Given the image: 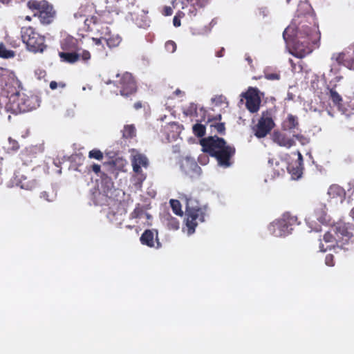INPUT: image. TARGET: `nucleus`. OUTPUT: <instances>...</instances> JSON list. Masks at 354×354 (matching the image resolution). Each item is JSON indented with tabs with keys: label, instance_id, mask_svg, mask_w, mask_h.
Returning a JSON list of instances; mask_svg holds the SVG:
<instances>
[{
	"label": "nucleus",
	"instance_id": "obj_1",
	"mask_svg": "<svg viewBox=\"0 0 354 354\" xmlns=\"http://www.w3.org/2000/svg\"><path fill=\"white\" fill-rule=\"evenodd\" d=\"M200 145L202 151L215 158L219 166L227 168L232 165V159L235 155L236 149L227 145L223 138L217 136H209L202 138Z\"/></svg>",
	"mask_w": 354,
	"mask_h": 354
},
{
	"label": "nucleus",
	"instance_id": "obj_2",
	"mask_svg": "<svg viewBox=\"0 0 354 354\" xmlns=\"http://www.w3.org/2000/svg\"><path fill=\"white\" fill-rule=\"evenodd\" d=\"M60 49L58 55L61 62L73 64L82 60L84 62L90 60L91 55L88 50H83L80 46L77 39L68 35L60 40Z\"/></svg>",
	"mask_w": 354,
	"mask_h": 354
},
{
	"label": "nucleus",
	"instance_id": "obj_3",
	"mask_svg": "<svg viewBox=\"0 0 354 354\" xmlns=\"http://www.w3.org/2000/svg\"><path fill=\"white\" fill-rule=\"evenodd\" d=\"M333 232H327L324 234L323 240L327 244L326 247L321 243L319 249L322 252H326L335 248L347 249L346 245L354 242V235L349 232L345 223H338L333 228Z\"/></svg>",
	"mask_w": 354,
	"mask_h": 354
},
{
	"label": "nucleus",
	"instance_id": "obj_4",
	"mask_svg": "<svg viewBox=\"0 0 354 354\" xmlns=\"http://www.w3.org/2000/svg\"><path fill=\"white\" fill-rule=\"evenodd\" d=\"M206 208L199 205L198 202L194 198L187 199L185 210V224L187 227V234L194 233L196 226L205 221Z\"/></svg>",
	"mask_w": 354,
	"mask_h": 354
},
{
	"label": "nucleus",
	"instance_id": "obj_5",
	"mask_svg": "<svg viewBox=\"0 0 354 354\" xmlns=\"http://www.w3.org/2000/svg\"><path fill=\"white\" fill-rule=\"evenodd\" d=\"M27 7L33 13L34 17H37L43 24H50L55 17V11L53 7L46 0H29Z\"/></svg>",
	"mask_w": 354,
	"mask_h": 354
},
{
	"label": "nucleus",
	"instance_id": "obj_6",
	"mask_svg": "<svg viewBox=\"0 0 354 354\" xmlns=\"http://www.w3.org/2000/svg\"><path fill=\"white\" fill-rule=\"evenodd\" d=\"M22 41L28 50L32 53H42L46 48L45 37L37 32L31 26L23 27L21 30Z\"/></svg>",
	"mask_w": 354,
	"mask_h": 354
},
{
	"label": "nucleus",
	"instance_id": "obj_7",
	"mask_svg": "<svg viewBox=\"0 0 354 354\" xmlns=\"http://www.w3.org/2000/svg\"><path fill=\"white\" fill-rule=\"evenodd\" d=\"M21 88V82L8 70L0 67V91L7 96L12 97Z\"/></svg>",
	"mask_w": 354,
	"mask_h": 354
},
{
	"label": "nucleus",
	"instance_id": "obj_8",
	"mask_svg": "<svg viewBox=\"0 0 354 354\" xmlns=\"http://www.w3.org/2000/svg\"><path fill=\"white\" fill-rule=\"evenodd\" d=\"M274 111L272 109L264 111L257 124L253 127L254 136L258 138L266 137L274 127Z\"/></svg>",
	"mask_w": 354,
	"mask_h": 354
},
{
	"label": "nucleus",
	"instance_id": "obj_9",
	"mask_svg": "<svg viewBox=\"0 0 354 354\" xmlns=\"http://www.w3.org/2000/svg\"><path fill=\"white\" fill-rule=\"evenodd\" d=\"M113 84L119 89L121 95L128 97L137 91V84L131 73L124 72L118 73L116 80L113 81Z\"/></svg>",
	"mask_w": 354,
	"mask_h": 354
},
{
	"label": "nucleus",
	"instance_id": "obj_10",
	"mask_svg": "<svg viewBox=\"0 0 354 354\" xmlns=\"http://www.w3.org/2000/svg\"><path fill=\"white\" fill-rule=\"evenodd\" d=\"M299 224V222L296 216L290 212L284 213L279 221L273 223V233L276 236H286L291 233L294 226Z\"/></svg>",
	"mask_w": 354,
	"mask_h": 354
},
{
	"label": "nucleus",
	"instance_id": "obj_11",
	"mask_svg": "<svg viewBox=\"0 0 354 354\" xmlns=\"http://www.w3.org/2000/svg\"><path fill=\"white\" fill-rule=\"evenodd\" d=\"M21 89L19 88L17 94H14V96L17 97L16 103L19 111H30L39 106V100L37 95L21 93Z\"/></svg>",
	"mask_w": 354,
	"mask_h": 354
},
{
	"label": "nucleus",
	"instance_id": "obj_12",
	"mask_svg": "<svg viewBox=\"0 0 354 354\" xmlns=\"http://www.w3.org/2000/svg\"><path fill=\"white\" fill-rule=\"evenodd\" d=\"M241 96L245 99V106L250 113H255L259 111L261 100L258 88L250 87Z\"/></svg>",
	"mask_w": 354,
	"mask_h": 354
},
{
	"label": "nucleus",
	"instance_id": "obj_13",
	"mask_svg": "<svg viewBox=\"0 0 354 354\" xmlns=\"http://www.w3.org/2000/svg\"><path fill=\"white\" fill-rule=\"evenodd\" d=\"M332 59H335L338 64L343 65L350 70H354V42L342 52L334 53Z\"/></svg>",
	"mask_w": 354,
	"mask_h": 354
},
{
	"label": "nucleus",
	"instance_id": "obj_14",
	"mask_svg": "<svg viewBox=\"0 0 354 354\" xmlns=\"http://www.w3.org/2000/svg\"><path fill=\"white\" fill-rule=\"evenodd\" d=\"M85 22H88V26L92 23L93 26L91 28V30L100 32H102V27L104 28L107 26V24H111L113 22V18L109 10H104L97 16H92L90 19H86Z\"/></svg>",
	"mask_w": 354,
	"mask_h": 354
},
{
	"label": "nucleus",
	"instance_id": "obj_15",
	"mask_svg": "<svg viewBox=\"0 0 354 354\" xmlns=\"http://www.w3.org/2000/svg\"><path fill=\"white\" fill-rule=\"evenodd\" d=\"M297 36L298 37H306L308 38V44L310 42L315 44L320 39V32L317 27L314 26L312 28L308 26H302L301 28H299Z\"/></svg>",
	"mask_w": 354,
	"mask_h": 354
},
{
	"label": "nucleus",
	"instance_id": "obj_16",
	"mask_svg": "<svg viewBox=\"0 0 354 354\" xmlns=\"http://www.w3.org/2000/svg\"><path fill=\"white\" fill-rule=\"evenodd\" d=\"M100 35H104V41L106 43L109 48L117 47L122 41V38L118 35L111 34L108 26L102 27V32H99Z\"/></svg>",
	"mask_w": 354,
	"mask_h": 354
},
{
	"label": "nucleus",
	"instance_id": "obj_17",
	"mask_svg": "<svg viewBox=\"0 0 354 354\" xmlns=\"http://www.w3.org/2000/svg\"><path fill=\"white\" fill-rule=\"evenodd\" d=\"M272 138L274 142L277 143L281 147L286 148H290L295 145V141L292 138L288 137L286 134L275 131L272 135Z\"/></svg>",
	"mask_w": 354,
	"mask_h": 354
},
{
	"label": "nucleus",
	"instance_id": "obj_18",
	"mask_svg": "<svg viewBox=\"0 0 354 354\" xmlns=\"http://www.w3.org/2000/svg\"><path fill=\"white\" fill-rule=\"evenodd\" d=\"M149 11L147 10H142L140 12L133 13L132 19L136 25L142 28H147L150 26L151 20L147 15Z\"/></svg>",
	"mask_w": 354,
	"mask_h": 354
},
{
	"label": "nucleus",
	"instance_id": "obj_19",
	"mask_svg": "<svg viewBox=\"0 0 354 354\" xmlns=\"http://www.w3.org/2000/svg\"><path fill=\"white\" fill-rule=\"evenodd\" d=\"M101 185L100 190L104 196L111 198L114 189V183L111 177L102 173L100 175Z\"/></svg>",
	"mask_w": 354,
	"mask_h": 354
},
{
	"label": "nucleus",
	"instance_id": "obj_20",
	"mask_svg": "<svg viewBox=\"0 0 354 354\" xmlns=\"http://www.w3.org/2000/svg\"><path fill=\"white\" fill-rule=\"evenodd\" d=\"M158 237V232L153 230H146L140 236V241L142 245L154 247V237Z\"/></svg>",
	"mask_w": 354,
	"mask_h": 354
},
{
	"label": "nucleus",
	"instance_id": "obj_21",
	"mask_svg": "<svg viewBox=\"0 0 354 354\" xmlns=\"http://www.w3.org/2000/svg\"><path fill=\"white\" fill-rule=\"evenodd\" d=\"M313 10L308 1H301L297 10V16L298 18L306 17L307 15L313 17Z\"/></svg>",
	"mask_w": 354,
	"mask_h": 354
},
{
	"label": "nucleus",
	"instance_id": "obj_22",
	"mask_svg": "<svg viewBox=\"0 0 354 354\" xmlns=\"http://www.w3.org/2000/svg\"><path fill=\"white\" fill-rule=\"evenodd\" d=\"M299 127L298 118L292 114H288L286 119L282 122V129L284 131H292Z\"/></svg>",
	"mask_w": 354,
	"mask_h": 354
},
{
	"label": "nucleus",
	"instance_id": "obj_23",
	"mask_svg": "<svg viewBox=\"0 0 354 354\" xmlns=\"http://www.w3.org/2000/svg\"><path fill=\"white\" fill-rule=\"evenodd\" d=\"M328 194L331 198H337L342 200L346 194L344 188L338 185H332L330 186L328 190Z\"/></svg>",
	"mask_w": 354,
	"mask_h": 354
},
{
	"label": "nucleus",
	"instance_id": "obj_24",
	"mask_svg": "<svg viewBox=\"0 0 354 354\" xmlns=\"http://www.w3.org/2000/svg\"><path fill=\"white\" fill-rule=\"evenodd\" d=\"M328 95L329 99L333 102V105L337 106L338 110H342L343 107V99L336 90L335 88H329Z\"/></svg>",
	"mask_w": 354,
	"mask_h": 354
},
{
	"label": "nucleus",
	"instance_id": "obj_25",
	"mask_svg": "<svg viewBox=\"0 0 354 354\" xmlns=\"http://www.w3.org/2000/svg\"><path fill=\"white\" fill-rule=\"evenodd\" d=\"M163 221L169 230H177L179 229L180 223L178 220L173 217L169 213L165 214L163 216Z\"/></svg>",
	"mask_w": 354,
	"mask_h": 354
},
{
	"label": "nucleus",
	"instance_id": "obj_26",
	"mask_svg": "<svg viewBox=\"0 0 354 354\" xmlns=\"http://www.w3.org/2000/svg\"><path fill=\"white\" fill-rule=\"evenodd\" d=\"M136 135V130L133 124L125 125L122 130V136L126 139H130L135 137Z\"/></svg>",
	"mask_w": 354,
	"mask_h": 354
},
{
	"label": "nucleus",
	"instance_id": "obj_27",
	"mask_svg": "<svg viewBox=\"0 0 354 354\" xmlns=\"http://www.w3.org/2000/svg\"><path fill=\"white\" fill-rule=\"evenodd\" d=\"M145 214L143 207L140 204H137L135 209L129 215L130 219L140 218Z\"/></svg>",
	"mask_w": 354,
	"mask_h": 354
},
{
	"label": "nucleus",
	"instance_id": "obj_28",
	"mask_svg": "<svg viewBox=\"0 0 354 354\" xmlns=\"http://www.w3.org/2000/svg\"><path fill=\"white\" fill-rule=\"evenodd\" d=\"M132 163L136 164L140 167H146L148 165V160L145 156L142 154H138L133 156Z\"/></svg>",
	"mask_w": 354,
	"mask_h": 354
},
{
	"label": "nucleus",
	"instance_id": "obj_29",
	"mask_svg": "<svg viewBox=\"0 0 354 354\" xmlns=\"http://www.w3.org/2000/svg\"><path fill=\"white\" fill-rule=\"evenodd\" d=\"M169 203L173 212L178 216H182L183 212L182 211L180 201L176 199H171Z\"/></svg>",
	"mask_w": 354,
	"mask_h": 354
},
{
	"label": "nucleus",
	"instance_id": "obj_30",
	"mask_svg": "<svg viewBox=\"0 0 354 354\" xmlns=\"http://www.w3.org/2000/svg\"><path fill=\"white\" fill-rule=\"evenodd\" d=\"M15 55V51L7 49L3 43L0 44V57L8 59L14 57Z\"/></svg>",
	"mask_w": 354,
	"mask_h": 354
},
{
	"label": "nucleus",
	"instance_id": "obj_31",
	"mask_svg": "<svg viewBox=\"0 0 354 354\" xmlns=\"http://www.w3.org/2000/svg\"><path fill=\"white\" fill-rule=\"evenodd\" d=\"M192 131L196 136L201 138L205 136L206 128L205 125L196 123L193 126Z\"/></svg>",
	"mask_w": 354,
	"mask_h": 354
},
{
	"label": "nucleus",
	"instance_id": "obj_32",
	"mask_svg": "<svg viewBox=\"0 0 354 354\" xmlns=\"http://www.w3.org/2000/svg\"><path fill=\"white\" fill-rule=\"evenodd\" d=\"M197 109V104L194 103H190L187 107L184 109L183 113L187 116H196Z\"/></svg>",
	"mask_w": 354,
	"mask_h": 354
},
{
	"label": "nucleus",
	"instance_id": "obj_33",
	"mask_svg": "<svg viewBox=\"0 0 354 354\" xmlns=\"http://www.w3.org/2000/svg\"><path fill=\"white\" fill-rule=\"evenodd\" d=\"M133 170L135 173H136L139 176L138 177V181L140 185L142 184L143 180L145 179V175L142 174L141 167L139 165H137L136 164H133Z\"/></svg>",
	"mask_w": 354,
	"mask_h": 354
},
{
	"label": "nucleus",
	"instance_id": "obj_34",
	"mask_svg": "<svg viewBox=\"0 0 354 354\" xmlns=\"http://www.w3.org/2000/svg\"><path fill=\"white\" fill-rule=\"evenodd\" d=\"M295 53L293 55L298 58H303L310 53L309 49H299V45L297 44L295 46Z\"/></svg>",
	"mask_w": 354,
	"mask_h": 354
},
{
	"label": "nucleus",
	"instance_id": "obj_35",
	"mask_svg": "<svg viewBox=\"0 0 354 354\" xmlns=\"http://www.w3.org/2000/svg\"><path fill=\"white\" fill-rule=\"evenodd\" d=\"M88 157L90 158H94L97 160H101L103 159L104 156H103L102 152L100 150L94 149L89 151Z\"/></svg>",
	"mask_w": 354,
	"mask_h": 354
},
{
	"label": "nucleus",
	"instance_id": "obj_36",
	"mask_svg": "<svg viewBox=\"0 0 354 354\" xmlns=\"http://www.w3.org/2000/svg\"><path fill=\"white\" fill-rule=\"evenodd\" d=\"M211 127H214V129L220 134H225V126L224 122H216L210 124Z\"/></svg>",
	"mask_w": 354,
	"mask_h": 354
},
{
	"label": "nucleus",
	"instance_id": "obj_37",
	"mask_svg": "<svg viewBox=\"0 0 354 354\" xmlns=\"http://www.w3.org/2000/svg\"><path fill=\"white\" fill-rule=\"evenodd\" d=\"M40 197L48 202H51L54 200L55 195L53 191H51V192L44 191L41 193Z\"/></svg>",
	"mask_w": 354,
	"mask_h": 354
},
{
	"label": "nucleus",
	"instance_id": "obj_38",
	"mask_svg": "<svg viewBox=\"0 0 354 354\" xmlns=\"http://www.w3.org/2000/svg\"><path fill=\"white\" fill-rule=\"evenodd\" d=\"M8 150L12 151H17L19 149V145L18 142L12 138H8Z\"/></svg>",
	"mask_w": 354,
	"mask_h": 354
},
{
	"label": "nucleus",
	"instance_id": "obj_39",
	"mask_svg": "<svg viewBox=\"0 0 354 354\" xmlns=\"http://www.w3.org/2000/svg\"><path fill=\"white\" fill-rule=\"evenodd\" d=\"M165 48L166 50L169 53H174L176 50V44L171 40H169L165 43Z\"/></svg>",
	"mask_w": 354,
	"mask_h": 354
},
{
	"label": "nucleus",
	"instance_id": "obj_40",
	"mask_svg": "<svg viewBox=\"0 0 354 354\" xmlns=\"http://www.w3.org/2000/svg\"><path fill=\"white\" fill-rule=\"evenodd\" d=\"M22 178H23V179L19 181L18 185H19L21 187V188H22V189H32L33 187V184L26 182L27 178L26 177H24V178L22 177Z\"/></svg>",
	"mask_w": 354,
	"mask_h": 354
},
{
	"label": "nucleus",
	"instance_id": "obj_41",
	"mask_svg": "<svg viewBox=\"0 0 354 354\" xmlns=\"http://www.w3.org/2000/svg\"><path fill=\"white\" fill-rule=\"evenodd\" d=\"M293 137L295 138L302 145L309 142V139L302 134H295L293 135Z\"/></svg>",
	"mask_w": 354,
	"mask_h": 354
},
{
	"label": "nucleus",
	"instance_id": "obj_42",
	"mask_svg": "<svg viewBox=\"0 0 354 354\" xmlns=\"http://www.w3.org/2000/svg\"><path fill=\"white\" fill-rule=\"evenodd\" d=\"M265 77L268 80H278L280 79V74L278 73H266Z\"/></svg>",
	"mask_w": 354,
	"mask_h": 354
},
{
	"label": "nucleus",
	"instance_id": "obj_43",
	"mask_svg": "<svg viewBox=\"0 0 354 354\" xmlns=\"http://www.w3.org/2000/svg\"><path fill=\"white\" fill-rule=\"evenodd\" d=\"M191 1L193 2V5H196L198 8H203L209 3L210 0H191Z\"/></svg>",
	"mask_w": 354,
	"mask_h": 354
},
{
	"label": "nucleus",
	"instance_id": "obj_44",
	"mask_svg": "<svg viewBox=\"0 0 354 354\" xmlns=\"http://www.w3.org/2000/svg\"><path fill=\"white\" fill-rule=\"evenodd\" d=\"M325 263L328 266H335L334 256L331 254H327L325 257Z\"/></svg>",
	"mask_w": 354,
	"mask_h": 354
},
{
	"label": "nucleus",
	"instance_id": "obj_45",
	"mask_svg": "<svg viewBox=\"0 0 354 354\" xmlns=\"http://www.w3.org/2000/svg\"><path fill=\"white\" fill-rule=\"evenodd\" d=\"M173 13V10L170 6H165L162 8V14L164 16H171Z\"/></svg>",
	"mask_w": 354,
	"mask_h": 354
},
{
	"label": "nucleus",
	"instance_id": "obj_46",
	"mask_svg": "<svg viewBox=\"0 0 354 354\" xmlns=\"http://www.w3.org/2000/svg\"><path fill=\"white\" fill-rule=\"evenodd\" d=\"M103 37H104V35H101L100 38L93 37L92 39L96 46H101L102 48H103V45H102V43L104 41Z\"/></svg>",
	"mask_w": 354,
	"mask_h": 354
},
{
	"label": "nucleus",
	"instance_id": "obj_47",
	"mask_svg": "<svg viewBox=\"0 0 354 354\" xmlns=\"http://www.w3.org/2000/svg\"><path fill=\"white\" fill-rule=\"evenodd\" d=\"M209 161V158L206 155H200L198 156V162L201 165H206Z\"/></svg>",
	"mask_w": 354,
	"mask_h": 354
},
{
	"label": "nucleus",
	"instance_id": "obj_48",
	"mask_svg": "<svg viewBox=\"0 0 354 354\" xmlns=\"http://www.w3.org/2000/svg\"><path fill=\"white\" fill-rule=\"evenodd\" d=\"M100 165H97V164H93L92 166H91V169H92V171L95 173L96 174H98L99 173H100Z\"/></svg>",
	"mask_w": 354,
	"mask_h": 354
},
{
	"label": "nucleus",
	"instance_id": "obj_49",
	"mask_svg": "<svg viewBox=\"0 0 354 354\" xmlns=\"http://www.w3.org/2000/svg\"><path fill=\"white\" fill-rule=\"evenodd\" d=\"M173 24L175 27H179L180 26V19L178 18V16H174L173 19Z\"/></svg>",
	"mask_w": 354,
	"mask_h": 354
},
{
	"label": "nucleus",
	"instance_id": "obj_50",
	"mask_svg": "<svg viewBox=\"0 0 354 354\" xmlns=\"http://www.w3.org/2000/svg\"><path fill=\"white\" fill-rule=\"evenodd\" d=\"M222 119V116L221 114L216 115L212 119H208V122H219Z\"/></svg>",
	"mask_w": 354,
	"mask_h": 354
},
{
	"label": "nucleus",
	"instance_id": "obj_51",
	"mask_svg": "<svg viewBox=\"0 0 354 354\" xmlns=\"http://www.w3.org/2000/svg\"><path fill=\"white\" fill-rule=\"evenodd\" d=\"M225 48H221L219 50H218L216 53V56L218 57H222L224 55Z\"/></svg>",
	"mask_w": 354,
	"mask_h": 354
},
{
	"label": "nucleus",
	"instance_id": "obj_52",
	"mask_svg": "<svg viewBox=\"0 0 354 354\" xmlns=\"http://www.w3.org/2000/svg\"><path fill=\"white\" fill-rule=\"evenodd\" d=\"M290 30V28H287L283 32V37L287 41L289 39V37H288V32Z\"/></svg>",
	"mask_w": 354,
	"mask_h": 354
},
{
	"label": "nucleus",
	"instance_id": "obj_53",
	"mask_svg": "<svg viewBox=\"0 0 354 354\" xmlns=\"http://www.w3.org/2000/svg\"><path fill=\"white\" fill-rule=\"evenodd\" d=\"M133 107L136 110H138V109H141L142 107V102L140 101L136 102V103H134Z\"/></svg>",
	"mask_w": 354,
	"mask_h": 354
},
{
	"label": "nucleus",
	"instance_id": "obj_54",
	"mask_svg": "<svg viewBox=\"0 0 354 354\" xmlns=\"http://www.w3.org/2000/svg\"><path fill=\"white\" fill-rule=\"evenodd\" d=\"M50 88L52 90H55L57 88V83L55 81H52L50 83Z\"/></svg>",
	"mask_w": 354,
	"mask_h": 354
},
{
	"label": "nucleus",
	"instance_id": "obj_55",
	"mask_svg": "<svg viewBox=\"0 0 354 354\" xmlns=\"http://www.w3.org/2000/svg\"><path fill=\"white\" fill-rule=\"evenodd\" d=\"M189 14H190V17L196 16V8H194L192 10H189Z\"/></svg>",
	"mask_w": 354,
	"mask_h": 354
},
{
	"label": "nucleus",
	"instance_id": "obj_56",
	"mask_svg": "<svg viewBox=\"0 0 354 354\" xmlns=\"http://www.w3.org/2000/svg\"><path fill=\"white\" fill-rule=\"evenodd\" d=\"M175 16H178V18L180 19L185 16V14L183 12L179 11Z\"/></svg>",
	"mask_w": 354,
	"mask_h": 354
},
{
	"label": "nucleus",
	"instance_id": "obj_57",
	"mask_svg": "<svg viewBox=\"0 0 354 354\" xmlns=\"http://www.w3.org/2000/svg\"><path fill=\"white\" fill-rule=\"evenodd\" d=\"M182 93V91L180 90V89H176L175 91H174V94L176 95H179Z\"/></svg>",
	"mask_w": 354,
	"mask_h": 354
},
{
	"label": "nucleus",
	"instance_id": "obj_58",
	"mask_svg": "<svg viewBox=\"0 0 354 354\" xmlns=\"http://www.w3.org/2000/svg\"><path fill=\"white\" fill-rule=\"evenodd\" d=\"M297 154H298V159H299V161H302L303 160V157H302L301 153L299 151H297Z\"/></svg>",
	"mask_w": 354,
	"mask_h": 354
},
{
	"label": "nucleus",
	"instance_id": "obj_59",
	"mask_svg": "<svg viewBox=\"0 0 354 354\" xmlns=\"http://www.w3.org/2000/svg\"><path fill=\"white\" fill-rule=\"evenodd\" d=\"M10 2V0H0L1 4H8Z\"/></svg>",
	"mask_w": 354,
	"mask_h": 354
},
{
	"label": "nucleus",
	"instance_id": "obj_60",
	"mask_svg": "<svg viewBox=\"0 0 354 354\" xmlns=\"http://www.w3.org/2000/svg\"><path fill=\"white\" fill-rule=\"evenodd\" d=\"M145 215L146 216L147 219H150L151 218V216L148 213L145 212Z\"/></svg>",
	"mask_w": 354,
	"mask_h": 354
},
{
	"label": "nucleus",
	"instance_id": "obj_61",
	"mask_svg": "<svg viewBox=\"0 0 354 354\" xmlns=\"http://www.w3.org/2000/svg\"><path fill=\"white\" fill-rule=\"evenodd\" d=\"M246 59H247V61L248 62V63H249L250 64H252V59L250 57H248Z\"/></svg>",
	"mask_w": 354,
	"mask_h": 354
},
{
	"label": "nucleus",
	"instance_id": "obj_62",
	"mask_svg": "<svg viewBox=\"0 0 354 354\" xmlns=\"http://www.w3.org/2000/svg\"><path fill=\"white\" fill-rule=\"evenodd\" d=\"M25 19L27 21H31V17L30 16H26Z\"/></svg>",
	"mask_w": 354,
	"mask_h": 354
},
{
	"label": "nucleus",
	"instance_id": "obj_63",
	"mask_svg": "<svg viewBox=\"0 0 354 354\" xmlns=\"http://www.w3.org/2000/svg\"><path fill=\"white\" fill-rule=\"evenodd\" d=\"M126 227L127 228H129V229H133V226H131V225H127Z\"/></svg>",
	"mask_w": 354,
	"mask_h": 354
},
{
	"label": "nucleus",
	"instance_id": "obj_64",
	"mask_svg": "<svg viewBox=\"0 0 354 354\" xmlns=\"http://www.w3.org/2000/svg\"><path fill=\"white\" fill-rule=\"evenodd\" d=\"M115 12H116V14H117V15H118V14H119L120 10H115Z\"/></svg>",
	"mask_w": 354,
	"mask_h": 354
}]
</instances>
